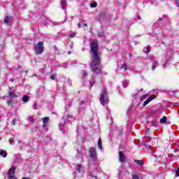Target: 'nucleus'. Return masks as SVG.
<instances>
[{"label": "nucleus", "instance_id": "f257e3e1", "mask_svg": "<svg viewBox=\"0 0 179 179\" xmlns=\"http://www.w3.org/2000/svg\"><path fill=\"white\" fill-rule=\"evenodd\" d=\"M91 52L92 54V61L91 63V68L92 72L96 75L101 73V68L100 64H101V57L99 53V42L97 39H94L91 43Z\"/></svg>", "mask_w": 179, "mask_h": 179}, {"label": "nucleus", "instance_id": "f03ea898", "mask_svg": "<svg viewBox=\"0 0 179 179\" xmlns=\"http://www.w3.org/2000/svg\"><path fill=\"white\" fill-rule=\"evenodd\" d=\"M100 101L102 106H106L109 101L108 94L107 93V89H106V87H103L101 90Z\"/></svg>", "mask_w": 179, "mask_h": 179}, {"label": "nucleus", "instance_id": "7ed1b4c3", "mask_svg": "<svg viewBox=\"0 0 179 179\" xmlns=\"http://www.w3.org/2000/svg\"><path fill=\"white\" fill-rule=\"evenodd\" d=\"M35 51L36 54H43L44 52V43L39 41L35 46Z\"/></svg>", "mask_w": 179, "mask_h": 179}, {"label": "nucleus", "instance_id": "20e7f679", "mask_svg": "<svg viewBox=\"0 0 179 179\" xmlns=\"http://www.w3.org/2000/svg\"><path fill=\"white\" fill-rule=\"evenodd\" d=\"M90 156L92 160H96L97 159V153L96 152V148L92 147L90 149Z\"/></svg>", "mask_w": 179, "mask_h": 179}, {"label": "nucleus", "instance_id": "39448f33", "mask_svg": "<svg viewBox=\"0 0 179 179\" xmlns=\"http://www.w3.org/2000/svg\"><path fill=\"white\" fill-rule=\"evenodd\" d=\"M15 171H16V166H13L8 171L7 176H15Z\"/></svg>", "mask_w": 179, "mask_h": 179}, {"label": "nucleus", "instance_id": "423d86ee", "mask_svg": "<svg viewBox=\"0 0 179 179\" xmlns=\"http://www.w3.org/2000/svg\"><path fill=\"white\" fill-rule=\"evenodd\" d=\"M155 97V95H152L148 99H146L143 104V107H146V106H148V104H149L152 100H154Z\"/></svg>", "mask_w": 179, "mask_h": 179}, {"label": "nucleus", "instance_id": "0eeeda50", "mask_svg": "<svg viewBox=\"0 0 179 179\" xmlns=\"http://www.w3.org/2000/svg\"><path fill=\"white\" fill-rule=\"evenodd\" d=\"M119 161L120 163H124V162H125V155L122 151L119 152Z\"/></svg>", "mask_w": 179, "mask_h": 179}, {"label": "nucleus", "instance_id": "6e6552de", "mask_svg": "<svg viewBox=\"0 0 179 179\" xmlns=\"http://www.w3.org/2000/svg\"><path fill=\"white\" fill-rule=\"evenodd\" d=\"M87 104H89V101H81L80 103V108H86L87 107Z\"/></svg>", "mask_w": 179, "mask_h": 179}, {"label": "nucleus", "instance_id": "1a4fd4ad", "mask_svg": "<svg viewBox=\"0 0 179 179\" xmlns=\"http://www.w3.org/2000/svg\"><path fill=\"white\" fill-rule=\"evenodd\" d=\"M61 6L62 9H64V10H66V1L62 0L61 1Z\"/></svg>", "mask_w": 179, "mask_h": 179}, {"label": "nucleus", "instance_id": "9d476101", "mask_svg": "<svg viewBox=\"0 0 179 179\" xmlns=\"http://www.w3.org/2000/svg\"><path fill=\"white\" fill-rule=\"evenodd\" d=\"M4 23L5 24L9 25L10 23V17L6 16L4 19Z\"/></svg>", "mask_w": 179, "mask_h": 179}, {"label": "nucleus", "instance_id": "9b49d317", "mask_svg": "<svg viewBox=\"0 0 179 179\" xmlns=\"http://www.w3.org/2000/svg\"><path fill=\"white\" fill-rule=\"evenodd\" d=\"M0 156H2V157H6V156H8V152H6L3 150H0Z\"/></svg>", "mask_w": 179, "mask_h": 179}, {"label": "nucleus", "instance_id": "f8f14e48", "mask_svg": "<svg viewBox=\"0 0 179 179\" xmlns=\"http://www.w3.org/2000/svg\"><path fill=\"white\" fill-rule=\"evenodd\" d=\"M48 120H50L48 117H45L43 118V127H46Z\"/></svg>", "mask_w": 179, "mask_h": 179}, {"label": "nucleus", "instance_id": "ddd939ff", "mask_svg": "<svg viewBox=\"0 0 179 179\" xmlns=\"http://www.w3.org/2000/svg\"><path fill=\"white\" fill-rule=\"evenodd\" d=\"M9 97H17V94L15 93V92L12 91L8 93Z\"/></svg>", "mask_w": 179, "mask_h": 179}, {"label": "nucleus", "instance_id": "4468645a", "mask_svg": "<svg viewBox=\"0 0 179 179\" xmlns=\"http://www.w3.org/2000/svg\"><path fill=\"white\" fill-rule=\"evenodd\" d=\"M22 101H24V103H27V101H29V96L24 95L22 97Z\"/></svg>", "mask_w": 179, "mask_h": 179}, {"label": "nucleus", "instance_id": "2eb2a0df", "mask_svg": "<svg viewBox=\"0 0 179 179\" xmlns=\"http://www.w3.org/2000/svg\"><path fill=\"white\" fill-rule=\"evenodd\" d=\"M134 162L138 164V166H143V161L142 160L136 159Z\"/></svg>", "mask_w": 179, "mask_h": 179}, {"label": "nucleus", "instance_id": "dca6fc26", "mask_svg": "<svg viewBox=\"0 0 179 179\" xmlns=\"http://www.w3.org/2000/svg\"><path fill=\"white\" fill-rule=\"evenodd\" d=\"M160 122L162 124H166V122H167V117L166 116H164L161 120H160Z\"/></svg>", "mask_w": 179, "mask_h": 179}, {"label": "nucleus", "instance_id": "f3484780", "mask_svg": "<svg viewBox=\"0 0 179 179\" xmlns=\"http://www.w3.org/2000/svg\"><path fill=\"white\" fill-rule=\"evenodd\" d=\"M145 54H149L150 52V46H147L144 48Z\"/></svg>", "mask_w": 179, "mask_h": 179}, {"label": "nucleus", "instance_id": "a211bd4d", "mask_svg": "<svg viewBox=\"0 0 179 179\" xmlns=\"http://www.w3.org/2000/svg\"><path fill=\"white\" fill-rule=\"evenodd\" d=\"M120 69L126 71L127 69H128V66H127V64L124 63L121 65Z\"/></svg>", "mask_w": 179, "mask_h": 179}, {"label": "nucleus", "instance_id": "6ab92c4d", "mask_svg": "<svg viewBox=\"0 0 179 179\" xmlns=\"http://www.w3.org/2000/svg\"><path fill=\"white\" fill-rule=\"evenodd\" d=\"M102 141H101V138H99L98 140V147L99 148V149H103V146L101 145Z\"/></svg>", "mask_w": 179, "mask_h": 179}, {"label": "nucleus", "instance_id": "aec40b11", "mask_svg": "<svg viewBox=\"0 0 179 179\" xmlns=\"http://www.w3.org/2000/svg\"><path fill=\"white\" fill-rule=\"evenodd\" d=\"M151 127H157V122L156 120H153L150 123Z\"/></svg>", "mask_w": 179, "mask_h": 179}, {"label": "nucleus", "instance_id": "412c9836", "mask_svg": "<svg viewBox=\"0 0 179 179\" xmlns=\"http://www.w3.org/2000/svg\"><path fill=\"white\" fill-rule=\"evenodd\" d=\"M148 94L143 95L142 96H140L141 101H143V100H146V97H148Z\"/></svg>", "mask_w": 179, "mask_h": 179}, {"label": "nucleus", "instance_id": "4be33fe9", "mask_svg": "<svg viewBox=\"0 0 179 179\" xmlns=\"http://www.w3.org/2000/svg\"><path fill=\"white\" fill-rule=\"evenodd\" d=\"M141 92H143V89H141L140 91H138V92L134 95V97H138V96H141Z\"/></svg>", "mask_w": 179, "mask_h": 179}, {"label": "nucleus", "instance_id": "5701e85b", "mask_svg": "<svg viewBox=\"0 0 179 179\" xmlns=\"http://www.w3.org/2000/svg\"><path fill=\"white\" fill-rule=\"evenodd\" d=\"M76 169L77 171H78V173H80V169H82V165L80 164L77 165V167Z\"/></svg>", "mask_w": 179, "mask_h": 179}, {"label": "nucleus", "instance_id": "b1692460", "mask_svg": "<svg viewBox=\"0 0 179 179\" xmlns=\"http://www.w3.org/2000/svg\"><path fill=\"white\" fill-rule=\"evenodd\" d=\"M96 6H97L96 2L91 3V4H90L91 8H96Z\"/></svg>", "mask_w": 179, "mask_h": 179}, {"label": "nucleus", "instance_id": "393cba45", "mask_svg": "<svg viewBox=\"0 0 179 179\" xmlns=\"http://www.w3.org/2000/svg\"><path fill=\"white\" fill-rule=\"evenodd\" d=\"M122 86H123V87H127V86H128V82H127V81H123L122 82Z\"/></svg>", "mask_w": 179, "mask_h": 179}, {"label": "nucleus", "instance_id": "a878e982", "mask_svg": "<svg viewBox=\"0 0 179 179\" xmlns=\"http://www.w3.org/2000/svg\"><path fill=\"white\" fill-rule=\"evenodd\" d=\"M28 120H29V122H34V119L31 116H29L28 117Z\"/></svg>", "mask_w": 179, "mask_h": 179}, {"label": "nucleus", "instance_id": "bb28decb", "mask_svg": "<svg viewBox=\"0 0 179 179\" xmlns=\"http://www.w3.org/2000/svg\"><path fill=\"white\" fill-rule=\"evenodd\" d=\"M50 79H52V80H55V79H57V76L55 75H52L50 76Z\"/></svg>", "mask_w": 179, "mask_h": 179}, {"label": "nucleus", "instance_id": "cd10ccee", "mask_svg": "<svg viewBox=\"0 0 179 179\" xmlns=\"http://www.w3.org/2000/svg\"><path fill=\"white\" fill-rule=\"evenodd\" d=\"M175 3L178 8H179V0H175Z\"/></svg>", "mask_w": 179, "mask_h": 179}, {"label": "nucleus", "instance_id": "c85d7f7f", "mask_svg": "<svg viewBox=\"0 0 179 179\" xmlns=\"http://www.w3.org/2000/svg\"><path fill=\"white\" fill-rule=\"evenodd\" d=\"M8 179H17L16 177H15V175L10 176H8Z\"/></svg>", "mask_w": 179, "mask_h": 179}, {"label": "nucleus", "instance_id": "c756f323", "mask_svg": "<svg viewBox=\"0 0 179 179\" xmlns=\"http://www.w3.org/2000/svg\"><path fill=\"white\" fill-rule=\"evenodd\" d=\"M82 75H83V76H87V72H86V71H83L82 72Z\"/></svg>", "mask_w": 179, "mask_h": 179}, {"label": "nucleus", "instance_id": "7c9ffc66", "mask_svg": "<svg viewBox=\"0 0 179 179\" xmlns=\"http://www.w3.org/2000/svg\"><path fill=\"white\" fill-rule=\"evenodd\" d=\"M176 174L177 177H179V167L177 169L176 171Z\"/></svg>", "mask_w": 179, "mask_h": 179}, {"label": "nucleus", "instance_id": "2f4dec72", "mask_svg": "<svg viewBox=\"0 0 179 179\" xmlns=\"http://www.w3.org/2000/svg\"><path fill=\"white\" fill-rule=\"evenodd\" d=\"M106 16V13H101L100 15H99V17H103Z\"/></svg>", "mask_w": 179, "mask_h": 179}, {"label": "nucleus", "instance_id": "473e14b6", "mask_svg": "<svg viewBox=\"0 0 179 179\" xmlns=\"http://www.w3.org/2000/svg\"><path fill=\"white\" fill-rule=\"evenodd\" d=\"M70 36H71V37H72L73 38V37H75V36H76V33L72 32Z\"/></svg>", "mask_w": 179, "mask_h": 179}, {"label": "nucleus", "instance_id": "72a5a7b5", "mask_svg": "<svg viewBox=\"0 0 179 179\" xmlns=\"http://www.w3.org/2000/svg\"><path fill=\"white\" fill-rule=\"evenodd\" d=\"M12 125H16V120L14 119L12 122H11Z\"/></svg>", "mask_w": 179, "mask_h": 179}, {"label": "nucleus", "instance_id": "f704fd0d", "mask_svg": "<svg viewBox=\"0 0 179 179\" xmlns=\"http://www.w3.org/2000/svg\"><path fill=\"white\" fill-rule=\"evenodd\" d=\"M9 143H10V145H13V140H12V138L9 139Z\"/></svg>", "mask_w": 179, "mask_h": 179}, {"label": "nucleus", "instance_id": "c9c22d12", "mask_svg": "<svg viewBox=\"0 0 179 179\" xmlns=\"http://www.w3.org/2000/svg\"><path fill=\"white\" fill-rule=\"evenodd\" d=\"M34 109L37 110V103L34 104Z\"/></svg>", "mask_w": 179, "mask_h": 179}, {"label": "nucleus", "instance_id": "e433bc0d", "mask_svg": "<svg viewBox=\"0 0 179 179\" xmlns=\"http://www.w3.org/2000/svg\"><path fill=\"white\" fill-rule=\"evenodd\" d=\"M59 128L60 131H62V124H59Z\"/></svg>", "mask_w": 179, "mask_h": 179}, {"label": "nucleus", "instance_id": "4c0bfd02", "mask_svg": "<svg viewBox=\"0 0 179 179\" xmlns=\"http://www.w3.org/2000/svg\"><path fill=\"white\" fill-rule=\"evenodd\" d=\"M99 36H100L101 37H103V36H104V32H100V33H99Z\"/></svg>", "mask_w": 179, "mask_h": 179}, {"label": "nucleus", "instance_id": "58836bf2", "mask_svg": "<svg viewBox=\"0 0 179 179\" xmlns=\"http://www.w3.org/2000/svg\"><path fill=\"white\" fill-rule=\"evenodd\" d=\"M166 65H169L167 62L163 65V68H166Z\"/></svg>", "mask_w": 179, "mask_h": 179}, {"label": "nucleus", "instance_id": "ea45409f", "mask_svg": "<svg viewBox=\"0 0 179 179\" xmlns=\"http://www.w3.org/2000/svg\"><path fill=\"white\" fill-rule=\"evenodd\" d=\"M152 71H155V69H156V66L155 65L152 66Z\"/></svg>", "mask_w": 179, "mask_h": 179}, {"label": "nucleus", "instance_id": "a19ab883", "mask_svg": "<svg viewBox=\"0 0 179 179\" xmlns=\"http://www.w3.org/2000/svg\"><path fill=\"white\" fill-rule=\"evenodd\" d=\"M10 103H12V101L10 99V100H8V101H7V103L8 104H10Z\"/></svg>", "mask_w": 179, "mask_h": 179}, {"label": "nucleus", "instance_id": "79ce46f5", "mask_svg": "<svg viewBox=\"0 0 179 179\" xmlns=\"http://www.w3.org/2000/svg\"><path fill=\"white\" fill-rule=\"evenodd\" d=\"M69 118H71V116H70L69 115H68L66 116V120H69Z\"/></svg>", "mask_w": 179, "mask_h": 179}, {"label": "nucleus", "instance_id": "37998d69", "mask_svg": "<svg viewBox=\"0 0 179 179\" xmlns=\"http://www.w3.org/2000/svg\"><path fill=\"white\" fill-rule=\"evenodd\" d=\"M152 142H154V144H156V143H157V140L155 139L154 141H152Z\"/></svg>", "mask_w": 179, "mask_h": 179}, {"label": "nucleus", "instance_id": "c03bdc74", "mask_svg": "<svg viewBox=\"0 0 179 179\" xmlns=\"http://www.w3.org/2000/svg\"><path fill=\"white\" fill-rule=\"evenodd\" d=\"M83 26H84L85 27H87V24L85 23V24H83Z\"/></svg>", "mask_w": 179, "mask_h": 179}, {"label": "nucleus", "instance_id": "a18cd8bd", "mask_svg": "<svg viewBox=\"0 0 179 179\" xmlns=\"http://www.w3.org/2000/svg\"><path fill=\"white\" fill-rule=\"evenodd\" d=\"M78 27L79 29H80V27H82V24H80V23L78 24Z\"/></svg>", "mask_w": 179, "mask_h": 179}, {"label": "nucleus", "instance_id": "49530a36", "mask_svg": "<svg viewBox=\"0 0 179 179\" xmlns=\"http://www.w3.org/2000/svg\"><path fill=\"white\" fill-rule=\"evenodd\" d=\"M138 19L139 20H141V16L138 15Z\"/></svg>", "mask_w": 179, "mask_h": 179}, {"label": "nucleus", "instance_id": "de8ad7c7", "mask_svg": "<svg viewBox=\"0 0 179 179\" xmlns=\"http://www.w3.org/2000/svg\"><path fill=\"white\" fill-rule=\"evenodd\" d=\"M90 85H91V87H93V84L92 83V82H90Z\"/></svg>", "mask_w": 179, "mask_h": 179}, {"label": "nucleus", "instance_id": "09e8293b", "mask_svg": "<svg viewBox=\"0 0 179 179\" xmlns=\"http://www.w3.org/2000/svg\"><path fill=\"white\" fill-rule=\"evenodd\" d=\"M22 179H30V178L24 177V178H22Z\"/></svg>", "mask_w": 179, "mask_h": 179}, {"label": "nucleus", "instance_id": "8fccbe9b", "mask_svg": "<svg viewBox=\"0 0 179 179\" xmlns=\"http://www.w3.org/2000/svg\"><path fill=\"white\" fill-rule=\"evenodd\" d=\"M10 82H13V79L11 78V79H10Z\"/></svg>", "mask_w": 179, "mask_h": 179}, {"label": "nucleus", "instance_id": "3c124183", "mask_svg": "<svg viewBox=\"0 0 179 179\" xmlns=\"http://www.w3.org/2000/svg\"><path fill=\"white\" fill-rule=\"evenodd\" d=\"M55 50H57V46H55Z\"/></svg>", "mask_w": 179, "mask_h": 179}, {"label": "nucleus", "instance_id": "603ef678", "mask_svg": "<svg viewBox=\"0 0 179 179\" xmlns=\"http://www.w3.org/2000/svg\"><path fill=\"white\" fill-rule=\"evenodd\" d=\"M147 132H149V129H147Z\"/></svg>", "mask_w": 179, "mask_h": 179}, {"label": "nucleus", "instance_id": "864d4df0", "mask_svg": "<svg viewBox=\"0 0 179 179\" xmlns=\"http://www.w3.org/2000/svg\"><path fill=\"white\" fill-rule=\"evenodd\" d=\"M70 54H71V51L69 52V55H70Z\"/></svg>", "mask_w": 179, "mask_h": 179}, {"label": "nucleus", "instance_id": "5fc2aeb1", "mask_svg": "<svg viewBox=\"0 0 179 179\" xmlns=\"http://www.w3.org/2000/svg\"><path fill=\"white\" fill-rule=\"evenodd\" d=\"M19 68H22V66H19Z\"/></svg>", "mask_w": 179, "mask_h": 179}, {"label": "nucleus", "instance_id": "6e6d98bb", "mask_svg": "<svg viewBox=\"0 0 179 179\" xmlns=\"http://www.w3.org/2000/svg\"><path fill=\"white\" fill-rule=\"evenodd\" d=\"M154 146H156V145H155V144H154Z\"/></svg>", "mask_w": 179, "mask_h": 179}, {"label": "nucleus", "instance_id": "4d7b16f0", "mask_svg": "<svg viewBox=\"0 0 179 179\" xmlns=\"http://www.w3.org/2000/svg\"><path fill=\"white\" fill-rule=\"evenodd\" d=\"M19 143H20V141H19Z\"/></svg>", "mask_w": 179, "mask_h": 179}, {"label": "nucleus", "instance_id": "13d9d810", "mask_svg": "<svg viewBox=\"0 0 179 179\" xmlns=\"http://www.w3.org/2000/svg\"><path fill=\"white\" fill-rule=\"evenodd\" d=\"M64 124H65V122H64Z\"/></svg>", "mask_w": 179, "mask_h": 179}]
</instances>
